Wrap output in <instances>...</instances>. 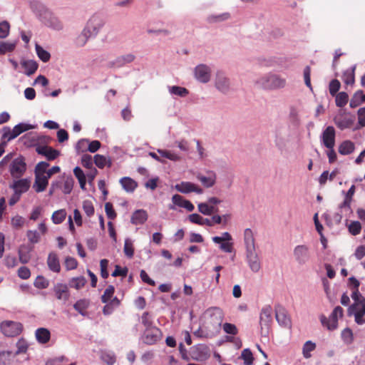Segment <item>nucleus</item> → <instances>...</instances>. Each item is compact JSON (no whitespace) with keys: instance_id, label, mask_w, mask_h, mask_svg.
Masks as SVG:
<instances>
[{"instance_id":"b1692460","label":"nucleus","mask_w":365,"mask_h":365,"mask_svg":"<svg viewBox=\"0 0 365 365\" xmlns=\"http://www.w3.org/2000/svg\"><path fill=\"white\" fill-rule=\"evenodd\" d=\"M215 86L222 93H226L229 90V80L221 73L217 74Z\"/></svg>"},{"instance_id":"f257e3e1","label":"nucleus","mask_w":365,"mask_h":365,"mask_svg":"<svg viewBox=\"0 0 365 365\" xmlns=\"http://www.w3.org/2000/svg\"><path fill=\"white\" fill-rule=\"evenodd\" d=\"M243 237L249 267L253 272H257L261 268V264L256 252L254 232L250 228H246L244 230Z\"/></svg>"},{"instance_id":"473e14b6","label":"nucleus","mask_w":365,"mask_h":365,"mask_svg":"<svg viewBox=\"0 0 365 365\" xmlns=\"http://www.w3.org/2000/svg\"><path fill=\"white\" fill-rule=\"evenodd\" d=\"M365 102V94L362 91H356L350 101V106L355 108L359 106L361 103Z\"/></svg>"},{"instance_id":"4d7b16f0","label":"nucleus","mask_w":365,"mask_h":365,"mask_svg":"<svg viewBox=\"0 0 365 365\" xmlns=\"http://www.w3.org/2000/svg\"><path fill=\"white\" fill-rule=\"evenodd\" d=\"M222 328L224 331L229 334L236 335L238 333V329L237 327L231 323H225L222 325Z\"/></svg>"},{"instance_id":"c9c22d12","label":"nucleus","mask_w":365,"mask_h":365,"mask_svg":"<svg viewBox=\"0 0 365 365\" xmlns=\"http://www.w3.org/2000/svg\"><path fill=\"white\" fill-rule=\"evenodd\" d=\"M354 68L345 71L342 76V80L346 85H353L355 81Z\"/></svg>"},{"instance_id":"aec40b11","label":"nucleus","mask_w":365,"mask_h":365,"mask_svg":"<svg viewBox=\"0 0 365 365\" xmlns=\"http://www.w3.org/2000/svg\"><path fill=\"white\" fill-rule=\"evenodd\" d=\"M47 265L48 269L56 273L61 272V264L58 255L53 252H50L47 258Z\"/></svg>"},{"instance_id":"864d4df0","label":"nucleus","mask_w":365,"mask_h":365,"mask_svg":"<svg viewBox=\"0 0 365 365\" xmlns=\"http://www.w3.org/2000/svg\"><path fill=\"white\" fill-rule=\"evenodd\" d=\"M10 25L8 21H4L0 22V38H4L9 34Z\"/></svg>"},{"instance_id":"37998d69","label":"nucleus","mask_w":365,"mask_h":365,"mask_svg":"<svg viewBox=\"0 0 365 365\" xmlns=\"http://www.w3.org/2000/svg\"><path fill=\"white\" fill-rule=\"evenodd\" d=\"M341 338L344 343L350 344L353 342L354 335L351 329L346 328L341 331Z\"/></svg>"},{"instance_id":"cd10ccee","label":"nucleus","mask_w":365,"mask_h":365,"mask_svg":"<svg viewBox=\"0 0 365 365\" xmlns=\"http://www.w3.org/2000/svg\"><path fill=\"white\" fill-rule=\"evenodd\" d=\"M106 304L103 308V313L104 315H110L116 307L120 306V301L115 297Z\"/></svg>"},{"instance_id":"3c124183","label":"nucleus","mask_w":365,"mask_h":365,"mask_svg":"<svg viewBox=\"0 0 365 365\" xmlns=\"http://www.w3.org/2000/svg\"><path fill=\"white\" fill-rule=\"evenodd\" d=\"M316 348V344L312 343L311 341H307L303 346V355L305 358H309L311 356L310 352Z\"/></svg>"},{"instance_id":"f704fd0d","label":"nucleus","mask_w":365,"mask_h":365,"mask_svg":"<svg viewBox=\"0 0 365 365\" xmlns=\"http://www.w3.org/2000/svg\"><path fill=\"white\" fill-rule=\"evenodd\" d=\"M336 106L339 108L345 106L349 101V96L346 92H339L335 96Z\"/></svg>"},{"instance_id":"423d86ee","label":"nucleus","mask_w":365,"mask_h":365,"mask_svg":"<svg viewBox=\"0 0 365 365\" xmlns=\"http://www.w3.org/2000/svg\"><path fill=\"white\" fill-rule=\"evenodd\" d=\"M343 309L341 307L337 306L334 309L329 318L321 316V323L323 326L326 327L328 330H334L338 327V318H341L343 317Z\"/></svg>"},{"instance_id":"052dcab7","label":"nucleus","mask_w":365,"mask_h":365,"mask_svg":"<svg viewBox=\"0 0 365 365\" xmlns=\"http://www.w3.org/2000/svg\"><path fill=\"white\" fill-rule=\"evenodd\" d=\"M232 240V237L231 235L227 232H223L221 237L215 236L212 237V241L217 244H220L222 242L231 241Z\"/></svg>"},{"instance_id":"ddd939ff","label":"nucleus","mask_w":365,"mask_h":365,"mask_svg":"<svg viewBox=\"0 0 365 365\" xmlns=\"http://www.w3.org/2000/svg\"><path fill=\"white\" fill-rule=\"evenodd\" d=\"M32 127L29 125L24 124V123H19L16 125H15L12 130H10L9 128H5V129L8 130V133L5 132L4 134V136L5 138H7L8 140H12L16 138L17 136H19L22 133L29 130L31 129Z\"/></svg>"},{"instance_id":"13d9d810","label":"nucleus","mask_w":365,"mask_h":365,"mask_svg":"<svg viewBox=\"0 0 365 365\" xmlns=\"http://www.w3.org/2000/svg\"><path fill=\"white\" fill-rule=\"evenodd\" d=\"M16 347H17V351L14 354V356L18 355L21 353H26L27 351V349H28V344L24 339H21L17 341Z\"/></svg>"},{"instance_id":"c85d7f7f","label":"nucleus","mask_w":365,"mask_h":365,"mask_svg":"<svg viewBox=\"0 0 365 365\" xmlns=\"http://www.w3.org/2000/svg\"><path fill=\"white\" fill-rule=\"evenodd\" d=\"M22 67L24 68V73L27 76L34 74L38 69V63L33 60L24 61L21 63Z\"/></svg>"},{"instance_id":"a211bd4d","label":"nucleus","mask_w":365,"mask_h":365,"mask_svg":"<svg viewBox=\"0 0 365 365\" xmlns=\"http://www.w3.org/2000/svg\"><path fill=\"white\" fill-rule=\"evenodd\" d=\"M36 152L46 158L48 160H53L60 155V152L47 145H41L36 148Z\"/></svg>"},{"instance_id":"9b49d317","label":"nucleus","mask_w":365,"mask_h":365,"mask_svg":"<svg viewBox=\"0 0 365 365\" xmlns=\"http://www.w3.org/2000/svg\"><path fill=\"white\" fill-rule=\"evenodd\" d=\"M195 76L200 82L207 83L210 79V68L205 64H200L195 68Z\"/></svg>"},{"instance_id":"c03bdc74","label":"nucleus","mask_w":365,"mask_h":365,"mask_svg":"<svg viewBox=\"0 0 365 365\" xmlns=\"http://www.w3.org/2000/svg\"><path fill=\"white\" fill-rule=\"evenodd\" d=\"M141 322L145 329L153 327V322L149 312H145L141 316Z\"/></svg>"},{"instance_id":"7ed1b4c3","label":"nucleus","mask_w":365,"mask_h":365,"mask_svg":"<svg viewBox=\"0 0 365 365\" xmlns=\"http://www.w3.org/2000/svg\"><path fill=\"white\" fill-rule=\"evenodd\" d=\"M256 85L264 90H277L285 86L286 80L277 74L268 73L260 77Z\"/></svg>"},{"instance_id":"6e6552de","label":"nucleus","mask_w":365,"mask_h":365,"mask_svg":"<svg viewBox=\"0 0 365 365\" xmlns=\"http://www.w3.org/2000/svg\"><path fill=\"white\" fill-rule=\"evenodd\" d=\"M26 170V164L22 156L15 158L10 165L9 171L14 178H21Z\"/></svg>"},{"instance_id":"72a5a7b5","label":"nucleus","mask_w":365,"mask_h":365,"mask_svg":"<svg viewBox=\"0 0 365 365\" xmlns=\"http://www.w3.org/2000/svg\"><path fill=\"white\" fill-rule=\"evenodd\" d=\"M74 185V180L71 175L64 178V181L61 187L64 194H70L73 190Z\"/></svg>"},{"instance_id":"0eeeda50","label":"nucleus","mask_w":365,"mask_h":365,"mask_svg":"<svg viewBox=\"0 0 365 365\" xmlns=\"http://www.w3.org/2000/svg\"><path fill=\"white\" fill-rule=\"evenodd\" d=\"M348 312L349 315H354L356 324H364L365 323L364 319L365 315V299L363 298L361 300L354 302L349 307Z\"/></svg>"},{"instance_id":"5fc2aeb1","label":"nucleus","mask_w":365,"mask_h":365,"mask_svg":"<svg viewBox=\"0 0 365 365\" xmlns=\"http://www.w3.org/2000/svg\"><path fill=\"white\" fill-rule=\"evenodd\" d=\"M64 264L67 270L75 269L78 267V261L72 257H66Z\"/></svg>"},{"instance_id":"680f3d73","label":"nucleus","mask_w":365,"mask_h":365,"mask_svg":"<svg viewBox=\"0 0 365 365\" xmlns=\"http://www.w3.org/2000/svg\"><path fill=\"white\" fill-rule=\"evenodd\" d=\"M26 236L31 243L36 244L40 240V235L36 230H29Z\"/></svg>"},{"instance_id":"1a4fd4ad","label":"nucleus","mask_w":365,"mask_h":365,"mask_svg":"<svg viewBox=\"0 0 365 365\" xmlns=\"http://www.w3.org/2000/svg\"><path fill=\"white\" fill-rule=\"evenodd\" d=\"M161 336L160 329L156 327L145 329L143 335V341L147 344H154L160 339Z\"/></svg>"},{"instance_id":"09e8293b","label":"nucleus","mask_w":365,"mask_h":365,"mask_svg":"<svg viewBox=\"0 0 365 365\" xmlns=\"http://www.w3.org/2000/svg\"><path fill=\"white\" fill-rule=\"evenodd\" d=\"M34 286L38 289H46L48 287V281L43 276H38L34 281Z\"/></svg>"},{"instance_id":"f03ea898","label":"nucleus","mask_w":365,"mask_h":365,"mask_svg":"<svg viewBox=\"0 0 365 365\" xmlns=\"http://www.w3.org/2000/svg\"><path fill=\"white\" fill-rule=\"evenodd\" d=\"M104 24L102 16L96 14L92 16L81 34L77 37L76 44L79 46H84L90 37L96 36L98 34Z\"/></svg>"},{"instance_id":"20e7f679","label":"nucleus","mask_w":365,"mask_h":365,"mask_svg":"<svg viewBox=\"0 0 365 365\" xmlns=\"http://www.w3.org/2000/svg\"><path fill=\"white\" fill-rule=\"evenodd\" d=\"M46 166L47 163L42 161L35 167V182L33 187L36 192L44 191L48 185V179L45 176V168Z\"/></svg>"},{"instance_id":"f8f14e48","label":"nucleus","mask_w":365,"mask_h":365,"mask_svg":"<svg viewBox=\"0 0 365 365\" xmlns=\"http://www.w3.org/2000/svg\"><path fill=\"white\" fill-rule=\"evenodd\" d=\"M175 188L182 193H189L191 192L197 194L203 193V190L201 187L190 182H181L180 184H177Z\"/></svg>"},{"instance_id":"49530a36","label":"nucleus","mask_w":365,"mask_h":365,"mask_svg":"<svg viewBox=\"0 0 365 365\" xmlns=\"http://www.w3.org/2000/svg\"><path fill=\"white\" fill-rule=\"evenodd\" d=\"M158 152L162 157L168 158L170 160L177 161L180 160L179 155L173 153L172 151L166 150H158Z\"/></svg>"},{"instance_id":"4c0bfd02","label":"nucleus","mask_w":365,"mask_h":365,"mask_svg":"<svg viewBox=\"0 0 365 365\" xmlns=\"http://www.w3.org/2000/svg\"><path fill=\"white\" fill-rule=\"evenodd\" d=\"M123 252L126 257L132 258L134 255V247L133 242L130 239H125L123 247Z\"/></svg>"},{"instance_id":"338daca9","label":"nucleus","mask_w":365,"mask_h":365,"mask_svg":"<svg viewBox=\"0 0 365 365\" xmlns=\"http://www.w3.org/2000/svg\"><path fill=\"white\" fill-rule=\"evenodd\" d=\"M198 211L205 215H211V209L207 202H200L197 205Z\"/></svg>"},{"instance_id":"412c9836","label":"nucleus","mask_w":365,"mask_h":365,"mask_svg":"<svg viewBox=\"0 0 365 365\" xmlns=\"http://www.w3.org/2000/svg\"><path fill=\"white\" fill-rule=\"evenodd\" d=\"M272 309L270 306H266L262 308L260 314V325L262 327H269L272 322Z\"/></svg>"},{"instance_id":"39448f33","label":"nucleus","mask_w":365,"mask_h":365,"mask_svg":"<svg viewBox=\"0 0 365 365\" xmlns=\"http://www.w3.org/2000/svg\"><path fill=\"white\" fill-rule=\"evenodd\" d=\"M0 329L4 336L14 337L22 332L23 325L19 322L6 320L0 324Z\"/></svg>"},{"instance_id":"a18cd8bd","label":"nucleus","mask_w":365,"mask_h":365,"mask_svg":"<svg viewBox=\"0 0 365 365\" xmlns=\"http://www.w3.org/2000/svg\"><path fill=\"white\" fill-rule=\"evenodd\" d=\"M19 261L22 264L28 263L31 259L30 252L28 250H25L24 248H23V247H21L19 250Z\"/></svg>"},{"instance_id":"393cba45","label":"nucleus","mask_w":365,"mask_h":365,"mask_svg":"<svg viewBox=\"0 0 365 365\" xmlns=\"http://www.w3.org/2000/svg\"><path fill=\"white\" fill-rule=\"evenodd\" d=\"M123 188L128 192H133L138 187L136 181L129 177H123L120 180Z\"/></svg>"},{"instance_id":"8fccbe9b","label":"nucleus","mask_w":365,"mask_h":365,"mask_svg":"<svg viewBox=\"0 0 365 365\" xmlns=\"http://www.w3.org/2000/svg\"><path fill=\"white\" fill-rule=\"evenodd\" d=\"M349 232L352 235H357L361 232V225L359 221H353L349 225Z\"/></svg>"},{"instance_id":"58836bf2","label":"nucleus","mask_w":365,"mask_h":365,"mask_svg":"<svg viewBox=\"0 0 365 365\" xmlns=\"http://www.w3.org/2000/svg\"><path fill=\"white\" fill-rule=\"evenodd\" d=\"M36 51L38 56V58L43 62H47L49 61L51 58L50 53L44 50L41 46L38 44H36Z\"/></svg>"},{"instance_id":"2f4dec72","label":"nucleus","mask_w":365,"mask_h":365,"mask_svg":"<svg viewBox=\"0 0 365 365\" xmlns=\"http://www.w3.org/2000/svg\"><path fill=\"white\" fill-rule=\"evenodd\" d=\"M93 160L96 165L101 169L103 168L106 165H108L109 168L112 165L111 160L110 159H107L105 156L101 155H96L94 156Z\"/></svg>"},{"instance_id":"bb28decb","label":"nucleus","mask_w":365,"mask_h":365,"mask_svg":"<svg viewBox=\"0 0 365 365\" xmlns=\"http://www.w3.org/2000/svg\"><path fill=\"white\" fill-rule=\"evenodd\" d=\"M36 337L41 344H46L50 340L51 333L46 328H38L36 330Z\"/></svg>"},{"instance_id":"c756f323","label":"nucleus","mask_w":365,"mask_h":365,"mask_svg":"<svg viewBox=\"0 0 365 365\" xmlns=\"http://www.w3.org/2000/svg\"><path fill=\"white\" fill-rule=\"evenodd\" d=\"M86 283V279L84 277L80 276L77 277H73L69 280V286L71 288H74L77 290L82 289Z\"/></svg>"},{"instance_id":"bf43d9fd","label":"nucleus","mask_w":365,"mask_h":365,"mask_svg":"<svg viewBox=\"0 0 365 365\" xmlns=\"http://www.w3.org/2000/svg\"><path fill=\"white\" fill-rule=\"evenodd\" d=\"M83 209L87 216L91 217L94 214V207L92 202L89 200H85L83 202Z\"/></svg>"},{"instance_id":"6ab92c4d","label":"nucleus","mask_w":365,"mask_h":365,"mask_svg":"<svg viewBox=\"0 0 365 365\" xmlns=\"http://www.w3.org/2000/svg\"><path fill=\"white\" fill-rule=\"evenodd\" d=\"M294 255L299 263H305L309 258L308 247L305 245H298L294 250Z\"/></svg>"},{"instance_id":"7c9ffc66","label":"nucleus","mask_w":365,"mask_h":365,"mask_svg":"<svg viewBox=\"0 0 365 365\" xmlns=\"http://www.w3.org/2000/svg\"><path fill=\"white\" fill-rule=\"evenodd\" d=\"M90 304L89 300L82 299L78 300L73 305V308L81 315H86V310Z\"/></svg>"},{"instance_id":"9d476101","label":"nucleus","mask_w":365,"mask_h":365,"mask_svg":"<svg viewBox=\"0 0 365 365\" xmlns=\"http://www.w3.org/2000/svg\"><path fill=\"white\" fill-rule=\"evenodd\" d=\"M276 319L280 326L285 328H290L292 326V321L288 316L285 309L281 306H278L275 310Z\"/></svg>"},{"instance_id":"a878e982","label":"nucleus","mask_w":365,"mask_h":365,"mask_svg":"<svg viewBox=\"0 0 365 365\" xmlns=\"http://www.w3.org/2000/svg\"><path fill=\"white\" fill-rule=\"evenodd\" d=\"M355 150V145L351 140L343 141L339 146V153L341 155H346L351 154Z\"/></svg>"},{"instance_id":"4468645a","label":"nucleus","mask_w":365,"mask_h":365,"mask_svg":"<svg viewBox=\"0 0 365 365\" xmlns=\"http://www.w3.org/2000/svg\"><path fill=\"white\" fill-rule=\"evenodd\" d=\"M207 313L210 318V322L213 325L221 326L223 319V311L219 307H212L207 309Z\"/></svg>"},{"instance_id":"e433bc0d","label":"nucleus","mask_w":365,"mask_h":365,"mask_svg":"<svg viewBox=\"0 0 365 365\" xmlns=\"http://www.w3.org/2000/svg\"><path fill=\"white\" fill-rule=\"evenodd\" d=\"M66 217V212L65 210H58L55 211L51 217L52 221L54 224H60L64 221Z\"/></svg>"},{"instance_id":"603ef678","label":"nucleus","mask_w":365,"mask_h":365,"mask_svg":"<svg viewBox=\"0 0 365 365\" xmlns=\"http://www.w3.org/2000/svg\"><path fill=\"white\" fill-rule=\"evenodd\" d=\"M134 60H135V56L133 54L129 53V54H126V55L118 57L116 59V61L119 66H123L126 63L133 62Z\"/></svg>"},{"instance_id":"a19ab883","label":"nucleus","mask_w":365,"mask_h":365,"mask_svg":"<svg viewBox=\"0 0 365 365\" xmlns=\"http://www.w3.org/2000/svg\"><path fill=\"white\" fill-rule=\"evenodd\" d=\"M115 288L113 285H109L105 289L103 294L101 296V302L103 303H108L113 296Z\"/></svg>"},{"instance_id":"e2e57ef3","label":"nucleus","mask_w":365,"mask_h":365,"mask_svg":"<svg viewBox=\"0 0 365 365\" xmlns=\"http://www.w3.org/2000/svg\"><path fill=\"white\" fill-rule=\"evenodd\" d=\"M105 211L109 219L114 220L116 217V212L114 210L111 202H108L105 204Z\"/></svg>"},{"instance_id":"ea45409f","label":"nucleus","mask_w":365,"mask_h":365,"mask_svg":"<svg viewBox=\"0 0 365 365\" xmlns=\"http://www.w3.org/2000/svg\"><path fill=\"white\" fill-rule=\"evenodd\" d=\"M241 358L244 360L245 365H252L254 361L253 354L249 349H245L242 351Z\"/></svg>"},{"instance_id":"6e6d98bb","label":"nucleus","mask_w":365,"mask_h":365,"mask_svg":"<svg viewBox=\"0 0 365 365\" xmlns=\"http://www.w3.org/2000/svg\"><path fill=\"white\" fill-rule=\"evenodd\" d=\"M341 87L340 82L334 79L332 80L329 86V90L331 96H334L336 94H337V92L339 91V88Z\"/></svg>"},{"instance_id":"5701e85b","label":"nucleus","mask_w":365,"mask_h":365,"mask_svg":"<svg viewBox=\"0 0 365 365\" xmlns=\"http://www.w3.org/2000/svg\"><path fill=\"white\" fill-rule=\"evenodd\" d=\"M148 219V213L144 210H135L132 216L130 221L132 224L138 225H143Z\"/></svg>"},{"instance_id":"f3484780","label":"nucleus","mask_w":365,"mask_h":365,"mask_svg":"<svg viewBox=\"0 0 365 365\" xmlns=\"http://www.w3.org/2000/svg\"><path fill=\"white\" fill-rule=\"evenodd\" d=\"M322 140L327 148H333L335 145V129L333 126H328L323 132Z\"/></svg>"},{"instance_id":"2eb2a0df","label":"nucleus","mask_w":365,"mask_h":365,"mask_svg":"<svg viewBox=\"0 0 365 365\" xmlns=\"http://www.w3.org/2000/svg\"><path fill=\"white\" fill-rule=\"evenodd\" d=\"M53 292L56 297L58 300H61L63 302H66L68 300L70 297V293L68 290V287L66 284L57 283L53 287Z\"/></svg>"},{"instance_id":"79ce46f5","label":"nucleus","mask_w":365,"mask_h":365,"mask_svg":"<svg viewBox=\"0 0 365 365\" xmlns=\"http://www.w3.org/2000/svg\"><path fill=\"white\" fill-rule=\"evenodd\" d=\"M169 91L170 93L180 97H185L189 93L187 88L178 86H173L170 87Z\"/></svg>"},{"instance_id":"de8ad7c7","label":"nucleus","mask_w":365,"mask_h":365,"mask_svg":"<svg viewBox=\"0 0 365 365\" xmlns=\"http://www.w3.org/2000/svg\"><path fill=\"white\" fill-rule=\"evenodd\" d=\"M12 356H14V355L11 351L0 352V365L9 364Z\"/></svg>"},{"instance_id":"0e129e2a","label":"nucleus","mask_w":365,"mask_h":365,"mask_svg":"<svg viewBox=\"0 0 365 365\" xmlns=\"http://www.w3.org/2000/svg\"><path fill=\"white\" fill-rule=\"evenodd\" d=\"M17 272L18 277L22 279H28L31 277L30 269L25 266L19 267Z\"/></svg>"},{"instance_id":"69168bd1","label":"nucleus","mask_w":365,"mask_h":365,"mask_svg":"<svg viewBox=\"0 0 365 365\" xmlns=\"http://www.w3.org/2000/svg\"><path fill=\"white\" fill-rule=\"evenodd\" d=\"M108 265V260L106 259H103L100 262L101 266V276L103 279H106L108 277V272L107 270Z\"/></svg>"},{"instance_id":"dca6fc26","label":"nucleus","mask_w":365,"mask_h":365,"mask_svg":"<svg viewBox=\"0 0 365 365\" xmlns=\"http://www.w3.org/2000/svg\"><path fill=\"white\" fill-rule=\"evenodd\" d=\"M31 186V181L29 179L24 178L15 180L10 186L15 193L21 195V194L27 192Z\"/></svg>"},{"instance_id":"4be33fe9","label":"nucleus","mask_w":365,"mask_h":365,"mask_svg":"<svg viewBox=\"0 0 365 365\" xmlns=\"http://www.w3.org/2000/svg\"><path fill=\"white\" fill-rule=\"evenodd\" d=\"M207 176H204L199 173L196 177L205 187H211L216 182V174L212 171L207 172Z\"/></svg>"},{"instance_id":"774afa93","label":"nucleus","mask_w":365,"mask_h":365,"mask_svg":"<svg viewBox=\"0 0 365 365\" xmlns=\"http://www.w3.org/2000/svg\"><path fill=\"white\" fill-rule=\"evenodd\" d=\"M4 264L8 268H13L18 264V262L16 257L6 255L4 258Z\"/></svg>"}]
</instances>
